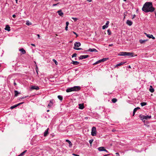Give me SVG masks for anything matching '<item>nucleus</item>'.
<instances>
[{
    "instance_id": "nucleus-11",
    "label": "nucleus",
    "mask_w": 156,
    "mask_h": 156,
    "mask_svg": "<svg viewBox=\"0 0 156 156\" xmlns=\"http://www.w3.org/2000/svg\"><path fill=\"white\" fill-rule=\"evenodd\" d=\"M88 51H89L90 52H98V51L95 48H90L89 49Z\"/></svg>"
},
{
    "instance_id": "nucleus-53",
    "label": "nucleus",
    "mask_w": 156,
    "mask_h": 156,
    "mask_svg": "<svg viewBox=\"0 0 156 156\" xmlns=\"http://www.w3.org/2000/svg\"><path fill=\"white\" fill-rule=\"evenodd\" d=\"M31 45L33 46H34V47H35V45L34 44H31Z\"/></svg>"
},
{
    "instance_id": "nucleus-19",
    "label": "nucleus",
    "mask_w": 156,
    "mask_h": 156,
    "mask_svg": "<svg viewBox=\"0 0 156 156\" xmlns=\"http://www.w3.org/2000/svg\"><path fill=\"white\" fill-rule=\"evenodd\" d=\"M5 30H7L8 31H9L10 30V27L8 25H7L5 27Z\"/></svg>"
},
{
    "instance_id": "nucleus-59",
    "label": "nucleus",
    "mask_w": 156,
    "mask_h": 156,
    "mask_svg": "<svg viewBox=\"0 0 156 156\" xmlns=\"http://www.w3.org/2000/svg\"><path fill=\"white\" fill-rule=\"evenodd\" d=\"M155 16L156 17V10L155 11Z\"/></svg>"
},
{
    "instance_id": "nucleus-28",
    "label": "nucleus",
    "mask_w": 156,
    "mask_h": 156,
    "mask_svg": "<svg viewBox=\"0 0 156 156\" xmlns=\"http://www.w3.org/2000/svg\"><path fill=\"white\" fill-rule=\"evenodd\" d=\"M108 58H104L103 59H101V62H105L107 60H108Z\"/></svg>"
},
{
    "instance_id": "nucleus-63",
    "label": "nucleus",
    "mask_w": 156,
    "mask_h": 156,
    "mask_svg": "<svg viewBox=\"0 0 156 156\" xmlns=\"http://www.w3.org/2000/svg\"><path fill=\"white\" fill-rule=\"evenodd\" d=\"M49 110H47V112H49Z\"/></svg>"
},
{
    "instance_id": "nucleus-1",
    "label": "nucleus",
    "mask_w": 156,
    "mask_h": 156,
    "mask_svg": "<svg viewBox=\"0 0 156 156\" xmlns=\"http://www.w3.org/2000/svg\"><path fill=\"white\" fill-rule=\"evenodd\" d=\"M142 10L145 12H152L155 10V9L152 6L151 2H147L145 3L142 9Z\"/></svg>"
},
{
    "instance_id": "nucleus-24",
    "label": "nucleus",
    "mask_w": 156,
    "mask_h": 156,
    "mask_svg": "<svg viewBox=\"0 0 156 156\" xmlns=\"http://www.w3.org/2000/svg\"><path fill=\"white\" fill-rule=\"evenodd\" d=\"M98 150L100 151H104V149H105V148L104 147H98Z\"/></svg>"
},
{
    "instance_id": "nucleus-55",
    "label": "nucleus",
    "mask_w": 156,
    "mask_h": 156,
    "mask_svg": "<svg viewBox=\"0 0 156 156\" xmlns=\"http://www.w3.org/2000/svg\"><path fill=\"white\" fill-rule=\"evenodd\" d=\"M113 44H109V46H113Z\"/></svg>"
},
{
    "instance_id": "nucleus-14",
    "label": "nucleus",
    "mask_w": 156,
    "mask_h": 156,
    "mask_svg": "<svg viewBox=\"0 0 156 156\" xmlns=\"http://www.w3.org/2000/svg\"><path fill=\"white\" fill-rule=\"evenodd\" d=\"M126 55L128 56H130L131 57H133V53H131V52H126Z\"/></svg>"
},
{
    "instance_id": "nucleus-23",
    "label": "nucleus",
    "mask_w": 156,
    "mask_h": 156,
    "mask_svg": "<svg viewBox=\"0 0 156 156\" xmlns=\"http://www.w3.org/2000/svg\"><path fill=\"white\" fill-rule=\"evenodd\" d=\"M145 119L147 120L148 119H150L151 118V115H144Z\"/></svg>"
},
{
    "instance_id": "nucleus-50",
    "label": "nucleus",
    "mask_w": 156,
    "mask_h": 156,
    "mask_svg": "<svg viewBox=\"0 0 156 156\" xmlns=\"http://www.w3.org/2000/svg\"><path fill=\"white\" fill-rule=\"evenodd\" d=\"M12 16L14 18H15L16 17V16L15 14H13Z\"/></svg>"
},
{
    "instance_id": "nucleus-3",
    "label": "nucleus",
    "mask_w": 156,
    "mask_h": 156,
    "mask_svg": "<svg viewBox=\"0 0 156 156\" xmlns=\"http://www.w3.org/2000/svg\"><path fill=\"white\" fill-rule=\"evenodd\" d=\"M91 134L93 136H95L96 135V129L95 127H93L92 128Z\"/></svg>"
},
{
    "instance_id": "nucleus-9",
    "label": "nucleus",
    "mask_w": 156,
    "mask_h": 156,
    "mask_svg": "<svg viewBox=\"0 0 156 156\" xmlns=\"http://www.w3.org/2000/svg\"><path fill=\"white\" fill-rule=\"evenodd\" d=\"M74 47H79L80 46L81 43L80 42H76L74 43Z\"/></svg>"
},
{
    "instance_id": "nucleus-48",
    "label": "nucleus",
    "mask_w": 156,
    "mask_h": 156,
    "mask_svg": "<svg viewBox=\"0 0 156 156\" xmlns=\"http://www.w3.org/2000/svg\"><path fill=\"white\" fill-rule=\"evenodd\" d=\"M59 3H57V4H53V5L52 6H55L57 5V4H59Z\"/></svg>"
},
{
    "instance_id": "nucleus-5",
    "label": "nucleus",
    "mask_w": 156,
    "mask_h": 156,
    "mask_svg": "<svg viewBox=\"0 0 156 156\" xmlns=\"http://www.w3.org/2000/svg\"><path fill=\"white\" fill-rule=\"evenodd\" d=\"M144 34L146 35V36L149 38H152L153 39H155V37H153L152 34H147L146 33H144Z\"/></svg>"
},
{
    "instance_id": "nucleus-27",
    "label": "nucleus",
    "mask_w": 156,
    "mask_h": 156,
    "mask_svg": "<svg viewBox=\"0 0 156 156\" xmlns=\"http://www.w3.org/2000/svg\"><path fill=\"white\" fill-rule=\"evenodd\" d=\"M124 62H121L120 63H118L115 66V67H117L118 66H120L122 65H123V64H124Z\"/></svg>"
},
{
    "instance_id": "nucleus-7",
    "label": "nucleus",
    "mask_w": 156,
    "mask_h": 156,
    "mask_svg": "<svg viewBox=\"0 0 156 156\" xmlns=\"http://www.w3.org/2000/svg\"><path fill=\"white\" fill-rule=\"evenodd\" d=\"M53 100H51L50 101V102L48 105V107H50L52 106L53 104Z\"/></svg>"
},
{
    "instance_id": "nucleus-64",
    "label": "nucleus",
    "mask_w": 156,
    "mask_h": 156,
    "mask_svg": "<svg viewBox=\"0 0 156 156\" xmlns=\"http://www.w3.org/2000/svg\"><path fill=\"white\" fill-rule=\"evenodd\" d=\"M124 1H126V0H123Z\"/></svg>"
},
{
    "instance_id": "nucleus-61",
    "label": "nucleus",
    "mask_w": 156,
    "mask_h": 156,
    "mask_svg": "<svg viewBox=\"0 0 156 156\" xmlns=\"http://www.w3.org/2000/svg\"><path fill=\"white\" fill-rule=\"evenodd\" d=\"M16 0V3H17L18 0Z\"/></svg>"
},
{
    "instance_id": "nucleus-13",
    "label": "nucleus",
    "mask_w": 156,
    "mask_h": 156,
    "mask_svg": "<svg viewBox=\"0 0 156 156\" xmlns=\"http://www.w3.org/2000/svg\"><path fill=\"white\" fill-rule=\"evenodd\" d=\"M126 23L128 25L131 26V25H132L133 24V22L129 20H127L126 21Z\"/></svg>"
},
{
    "instance_id": "nucleus-44",
    "label": "nucleus",
    "mask_w": 156,
    "mask_h": 156,
    "mask_svg": "<svg viewBox=\"0 0 156 156\" xmlns=\"http://www.w3.org/2000/svg\"><path fill=\"white\" fill-rule=\"evenodd\" d=\"M31 23H30L28 22H27L26 24L27 25H29L30 24H31Z\"/></svg>"
},
{
    "instance_id": "nucleus-52",
    "label": "nucleus",
    "mask_w": 156,
    "mask_h": 156,
    "mask_svg": "<svg viewBox=\"0 0 156 156\" xmlns=\"http://www.w3.org/2000/svg\"><path fill=\"white\" fill-rule=\"evenodd\" d=\"M104 151H105L107 152H108V151L105 149H104Z\"/></svg>"
},
{
    "instance_id": "nucleus-62",
    "label": "nucleus",
    "mask_w": 156,
    "mask_h": 156,
    "mask_svg": "<svg viewBox=\"0 0 156 156\" xmlns=\"http://www.w3.org/2000/svg\"><path fill=\"white\" fill-rule=\"evenodd\" d=\"M18 156H22V155L21 154H20Z\"/></svg>"
},
{
    "instance_id": "nucleus-33",
    "label": "nucleus",
    "mask_w": 156,
    "mask_h": 156,
    "mask_svg": "<svg viewBox=\"0 0 156 156\" xmlns=\"http://www.w3.org/2000/svg\"><path fill=\"white\" fill-rule=\"evenodd\" d=\"M58 98L60 100H62L63 98L62 97L61 95H58Z\"/></svg>"
},
{
    "instance_id": "nucleus-35",
    "label": "nucleus",
    "mask_w": 156,
    "mask_h": 156,
    "mask_svg": "<svg viewBox=\"0 0 156 156\" xmlns=\"http://www.w3.org/2000/svg\"><path fill=\"white\" fill-rule=\"evenodd\" d=\"M73 49L75 50H81L82 49L81 48H76L75 47H73Z\"/></svg>"
},
{
    "instance_id": "nucleus-45",
    "label": "nucleus",
    "mask_w": 156,
    "mask_h": 156,
    "mask_svg": "<svg viewBox=\"0 0 156 156\" xmlns=\"http://www.w3.org/2000/svg\"><path fill=\"white\" fill-rule=\"evenodd\" d=\"M69 24V23L68 22H66V26H68Z\"/></svg>"
},
{
    "instance_id": "nucleus-26",
    "label": "nucleus",
    "mask_w": 156,
    "mask_h": 156,
    "mask_svg": "<svg viewBox=\"0 0 156 156\" xmlns=\"http://www.w3.org/2000/svg\"><path fill=\"white\" fill-rule=\"evenodd\" d=\"M101 62V60L100 59L99 60H98V61H96L95 62L93 63V65H95L97 64L98 63H99Z\"/></svg>"
},
{
    "instance_id": "nucleus-41",
    "label": "nucleus",
    "mask_w": 156,
    "mask_h": 156,
    "mask_svg": "<svg viewBox=\"0 0 156 156\" xmlns=\"http://www.w3.org/2000/svg\"><path fill=\"white\" fill-rule=\"evenodd\" d=\"M28 97V96H25V97H20V98L19 99H24V98L27 97Z\"/></svg>"
},
{
    "instance_id": "nucleus-17",
    "label": "nucleus",
    "mask_w": 156,
    "mask_h": 156,
    "mask_svg": "<svg viewBox=\"0 0 156 156\" xmlns=\"http://www.w3.org/2000/svg\"><path fill=\"white\" fill-rule=\"evenodd\" d=\"M149 91L151 93H153L154 92V89L153 88L152 86H150V87L149 89Z\"/></svg>"
},
{
    "instance_id": "nucleus-57",
    "label": "nucleus",
    "mask_w": 156,
    "mask_h": 156,
    "mask_svg": "<svg viewBox=\"0 0 156 156\" xmlns=\"http://www.w3.org/2000/svg\"><path fill=\"white\" fill-rule=\"evenodd\" d=\"M37 36H38V38H39L40 37L39 35L37 34Z\"/></svg>"
},
{
    "instance_id": "nucleus-6",
    "label": "nucleus",
    "mask_w": 156,
    "mask_h": 156,
    "mask_svg": "<svg viewBox=\"0 0 156 156\" xmlns=\"http://www.w3.org/2000/svg\"><path fill=\"white\" fill-rule=\"evenodd\" d=\"M31 89L32 90H37L39 89V88L37 86H32L31 87Z\"/></svg>"
},
{
    "instance_id": "nucleus-47",
    "label": "nucleus",
    "mask_w": 156,
    "mask_h": 156,
    "mask_svg": "<svg viewBox=\"0 0 156 156\" xmlns=\"http://www.w3.org/2000/svg\"><path fill=\"white\" fill-rule=\"evenodd\" d=\"M73 155L75 156H80V155H79L76 154H73Z\"/></svg>"
},
{
    "instance_id": "nucleus-2",
    "label": "nucleus",
    "mask_w": 156,
    "mask_h": 156,
    "mask_svg": "<svg viewBox=\"0 0 156 156\" xmlns=\"http://www.w3.org/2000/svg\"><path fill=\"white\" fill-rule=\"evenodd\" d=\"M80 88L79 86H75L73 87L69 88L66 90L67 92H69L73 91H78L80 90Z\"/></svg>"
},
{
    "instance_id": "nucleus-58",
    "label": "nucleus",
    "mask_w": 156,
    "mask_h": 156,
    "mask_svg": "<svg viewBox=\"0 0 156 156\" xmlns=\"http://www.w3.org/2000/svg\"><path fill=\"white\" fill-rule=\"evenodd\" d=\"M14 84L15 85H16V84L15 82H14Z\"/></svg>"
},
{
    "instance_id": "nucleus-51",
    "label": "nucleus",
    "mask_w": 156,
    "mask_h": 156,
    "mask_svg": "<svg viewBox=\"0 0 156 156\" xmlns=\"http://www.w3.org/2000/svg\"><path fill=\"white\" fill-rule=\"evenodd\" d=\"M116 154L117 156H119V153H116Z\"/></svg>"
},
{
    "instance_id": "nucleus-30",
    "label": "nucleus",
    "mask_w": 156,
    "mask_h": 156,
    "mask_svg": "<svg viewBox=\"0 0 156 156\" xmlns=\"http://www.w3.org/2000/svg\"><path fill=\"white\" fill-rule=\"evenodd\" d=\"M140 104L142 106H145V105H147V103L146 102H143L141 103Z\"/></svg>"
},
{
    "instance_id": "nucleus-43",
    "label": "nucleus",
    "mask_w": 156,
    "mask_h": 156,
    "mask_svg": "<svg viewBox=\"0 0 156 156\" xmlns=\"http://www.w3.org/2000/svg\"><path fill=\"white\" fill-rule=\"evenodd\" d=\"M24 103V102H22L21 103H18V104H16L17 105V106L19 105H21Z\"/></svg>"
},
{
    "instance_id": "nucleus-22",
    "label": "nucleus",
    "mask_w": 156,
    "mask_h": 156,
    "mask_svg": "<svg viewBox=\"0 0 156 156\" xmlns=\"http://www.w3.org/2000/svg\"><path fill=\"white\" fill-rule=\"evenodd\" d=\"M48 129H49L48 128L45 130V132H44V136H46L47 135V134L48 133Z\"/></svg>"
},
{
    "instance_id": "nucleus-37",
    "label": "nucleus",
    "mask_w": 156,
    "mask_h": 156,
    "mask_svg": "<svg viewBox=\"0 0 156 156\" xmlns=\"http://www.w3.org/2000/svg\"><path fill=\"white\" fill-rule=\"evenodd\" d=\"M108 33V35H110L111 34V32L110 30H107Z\"/></svg>"
},
{
    "instance_id": "nucleus-34",
    "label": "nucleus",
    "mask_w": 156,
    "mask_h": 156,
    "mask_svg": "<svg viewBox=\"0 0 156 156\" xmlns=\"http://www.w3.org/2000/svg\"><path fill=\"white\" fill-rule=\"evenodd\" d=\"M117 101V100L115 98H113V99H112V101L114 103L116 102Z\"/></svg>"
},
{
    "instance_id": "nucleus-8",
    "label": "nucleus",
    "mask_w": 156,
    "mask_h": 156,
    "mask_svg": "<svg viewBox=\"0 0 156 156\" xmlns=\"http://www.w3.org/2000/svg\"><path fill=\"white\" fill-rule=\"evenodd\" d=\"M109 23V21H107L105 24L102 27V29H105L106 28H107L108 27Z\"/></svg>"
},
{
    "instance_id": "nucleus-21",
    "label": "nucleus",
    "mask_w": 156,
    "mask_h": 156,
    "mask_svg": "<svg viewBox=\"0 0 156 156\" xmlns=\"http://www.w3.org/2000/svg\"><path fill=\"white\" fill-rule=\"evenodd\" d=\"M140 108L139 107H137L136 108H135L134 110H133V116L134 115V114H135V113L136 112V111L138 110V109H140Z\"/></svg>"
},
{
    "instance_id": "nucleus-15",
    "label": "nucleus",
    "mask_w": 156,
    "mask_h": 156,
    "mask_svg": "<svg viewBox=\"0 0 156 156\" xmlns=\"http://www.w3.org/2000/svg\"><path fill=\"white\" fill-rule=\"evenodd\" d=\"M19 51H21V53H22V54H24L26 53V51L23 48H21L19 49Z\"/></svg>"
},
{
    "instance_id": "nucleus-39",
    "label": "nucleus",
    "mask_w": 156,
    "mask_h": 156,
    "mask_svg": "<svg viewBox=\"0 0 156 156\" xmlns=\"http://www.w3.org/2000/svg\"><path fill=\"white\" fill-rule=\"evenodd\" d=\"M76 56H77V54H76V53H74L72 55V58H73V57H76Z\"/></svg>"
},
{
    "instance_id": "nucleus-25",
    "label": "nucleus",
    "mask_w": 156,
    "mask_h": 156,
    "mask_svg": "<svg viewBox=\"0 0 156 156\" xmlns=\"http://www.w3.org/2000/svg\"><path fill=\"white\" fill-rule=\"evenodd\" d=\"M71 63L73 64L74 65H76L79 64V62L77 61H72V62Z\"/></svg>"
},
{
    "instance_id": "nucleus-31",
    "label": "nucleus",
    "mask_w": 156,
    "mask_h": 156,
    "mask_svg": "<svg viewBox=\"0 0 156 156\" xmlns=\"http://www.w3.org/2000/svg\"><path fill=\"white\" fill-rule=\"evenodd\" d=\"M146 41L145 40H139V42L141 44H143Z\"/></svg>"
},
{
    "instance_id": "nucleus-40",
    "label": "nucleus",
    "mask_w": 156,
    "mask_h": 156,
    "mask_svg": "<svg viewBox=\"0 0 156 156\" xmlns=\"http://www.w3.org/2000/svg\"><path fill=\"white\" fill-rule=\"evenodd\" d=\"M55 63V64L56 65H57L58 64V62H57V61L55 59H53L52 60Z\"/></svg>"
},
{
    "instance_id": "nucleus-16",
    "label": "nucleus",
    "mask_w": 156,
    "mask_h": 156,
    "mask_svg": "<svg viewBox=\"0 0 156 156\" xmlns=\"http://www.w3.org/2000/svg\"><path fill=\"white\" fill-rule=\"evenodd\" d=\"M126 52H121L119 53V55L120 56H126Z\"/></svg>"
},
{
    "instance_id": "nucleus-38",
    "label": "nucleus",
    "mask_w": 156,
    "mask_h": 156,
    "mask_svg": "<svg viewBox=\"0 0 156 156\" xmlns=\"http://www.w3.org/2000/svg\"><path fill=\"white\" fill-rule=\"evenodd\" d=\"M72 18L74 21H76L78 20V18H76L72 17Z\"/></svg>"
},
{
    "instance_id": "nucleus-29",
    "label": "nucleus",
    "mask_w": 156,
    "mask_h": 156,
    "mask_svg": "<svg viewBox=\"0 0 156 156\" xmlns=\"http://www.w3.org/2000/svg\"><path fill=\"white\" fill-rule=\"evenodd\" d=\"M14 92L15 94V96L16 97L18 95V94H19V93L17 90H15Z\"/></svg>"
},
{
    "instance_id": "nucleus-60",
    "label": "nucleus",
    "mask_w": 156,
    "mask_h": 156,
    "mask_svg": "<svg viewBox=\"0 0 156 156\" xmlns=\"http://www.w3.org/2000/svg\"><path fill=\"white\" fill-rule=\"evenodd\" d=\"M109 155V154H106V155H104V156H108V155Z\"/></svg>"
},
{
    "instance_id": "nucleus-18",
    "label": "nucleus",
    "mask_w": 156,
    "mask_h": 156,
    "mask_svg": "<svg viewBox=\"0 0 156 156\" xmlns=\"http://www.w3.org/2000/svg\"><path fill=\"white\" fill-rule=\"evenodd\" d=\"M66 142H67L69 143V147H72V144L71 142V141L68 140H66Z\"/></svg>"
},
{
    "instance_id": "nucleus-49",
    "label": "nucleus",
    "mask_w": 156,
    "mask_h": 156,
    "mask_svg": "<svg viewBox=\"0 0 156 156\" xmlns=\"http://www.w3.org/2000/svg\"><path fill=\"white\" fill-rule=\"evenodd\" d=\"M68 26H66V27H65V30H68Z\"/></svg>"
},
{
    "instance_id": "nucleus-36",
    "label": "nucleus",
    "mask_w": 156,
    "mask_h": 156,
    "mask_svg": "<svg viewBox=\"0 0 156 156\" xmlns=\"http://www.w3.org/2000/svg\"><path fill=\"white\" fill-rule=\"evenodd\" d=\"M27 150H26L25 151H23V152L21 153L20 154L22 156H23L24 155L25 153L27 152Z\"/></svg>"
},
{
    "instance_id": "nucleus-32",
    "label": "nucleus",
    "mask_w": 156,
    "mask_h": 156,
    "mask_svg": "<svg viewBox=\"0 0 156 156\" xmlns=\"http://www.w3.org/2000/svg\"><path fill=\"white\" fill-rule=\"evenodd\" d=\"M17 105L16 104L13 106H12L10 107V109H12L15 108L17 107Z\"/></svg>"
},
{
    "instance_id": "nucleus-54",
    "label": "nucleus",
    "mask_w": 156,
    "mask_h": 156,
    "mask_svg": "<svg viewBox=\"0 0 156 156\" xmlns=\"http://www.w3.org/2000/svg\"><path fill=\"white\" fill-rule=\"evenodd\" d=\"M136 16V15H133V17H132V19H133Z\"/></svg>"
},
{
    "instance_id": "nucleus-42",
    "label": "nucleus",
    "mask_w": 156,
    "mask_h": 156,
    "mask_svg": "<svg viewBox=\"0 0 156 156\" xmlns=\"http://www.w3.org/2000/svg\"><path fill=\"white\" fill-rule=\"evenodd\" d=\"M93 139H91V140H90L89 141V142L90 144H91L92 143V142H93Z\"/></svg>"
},
{
    "instance_id": "nucleus-10",
    "label": "nucleus",
    "mask_w": 156,
    "mask_h": 156,
    "mask_svg": "<svg viewBox=\"0 0 156 156\" xmlns=\"http://www.w3.org/2000/svg\"><path fill=\"white\" fill-rule=\"evenodd\" d=\"M57 12L58 13V15L62 17L63 16V13L61 10L58 11Z\"/></svg>"
},
{
    "instance_id": "nucleus-20",
    "label": "nucleus",
    "mask_w": 156,
    "mask_h": 156,
    "mask_svg": "<svg viewBox=\"0 0 156 156\" xmlns=\"http://www.w3.org/2000/svg\"><path fill=\"white\" fill-rule=\"evenodd\" d=\"M79 108L80 109H82L84 108V106L83 104H80L79 105Z\"/></svg>"
},
{
    "instance_id": "nucleus-12",
    "label": "nucleus",
    "mask_w": 156,
    "mask_h": 156,
    "mask_svg": "<svg viewBox=\"0 0 156 156\" xmlns=\"http://www.w3.org/2000/svg\"><path fill=\"white\" fill-rule=\"evenodd\" d=\"M140 119L143 121H145L144 115H140L139 116Z\"/></svg>"
},
{
    "instance_id": "nucleus-56",
    "label": "nucleus",
    "mask_w": 156,
    "mask_h": 156,
    "mask_svg": "<svg viewBox=\"0 0 156 156\" xmlns=\"http://www.w3.org/2000/svg\"><path fill=\"white\" fill-rule=\"evenodd\" d=\"M88 1H89V2H91V0H87Z\"/></svg>"
},
{
    "instance_id": "nucleus-4",
    "label": "nucleus",
    "mask_w": 156,
    "mask_h": 156,
    "mask_svg": "<svg viewBox=\"0 0 156 156\" xmlns=\"http://www.w3.org/2000/svg\"><path fill=\"white\" fill-rule=\"evenodd\" d=\"M89 57V55H81L79 57V59H85Z\"/></svg>"
},
{
    "instance_id": "nucleus-46",
    "label": "nucleus",
    "mask_w": 156,
    "mask_h": 156,
    "mask_svg": "<svg viewBox=\"0 0 156 156\" xmlns=\"http://www.w3.org/2000/svg\"><path fill=\"white\" fill-rule=\"evenodd\" d=\"M73 33L74 34H75V35H76V37H78V35L75 32H73Z\"/></svg>"
}]
</instances>
